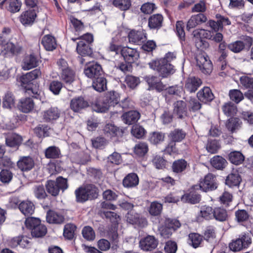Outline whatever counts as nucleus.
Here are the masks:
<instances>
[{"instance_id": "obj_1", "label": "nucleus", "mask_w": 253, "mask_h": 253, "mask_svg": "<svg viewBox=\"0 0 253 253\" xmlns=\"http://www.w3.org/2000/svg\"><path fill=\"white\" fill-rule=\"evenodd\" d=\"M75 194L76 202L82 203L97 198L98 189L93 184H86L77 188Z\"/></svg>"}, {"instance_id": "obj_2", "label": "nucleus", "mask_w": 253, "mask_h": 253, "mask_svg": "<svg viewBox=\"0 0 253 253\" xmlns=\"http://www.w3.org/2000/svg\"><path fill=\"white\" fill-rule=\"evenodd\" d=\"M150 68L156 70L163 78L168 77L175 72L174 66L171 63H168L165 60L161 59L152 60L149 63Z\"/></svg>"}, {"instance_id": "obj_3", "label": "nucleus", "mask_w": 253, "mask_h": 253, "mask_svg": "<svg viewBox=\"0 0 253 253\" xmlns=\"http://www.w3.org/2000/svg\"><path fill=\"white\" fill-rule=\"evenodd\" d=\"M77 39L80 40L77 43L76 48L78 54L82 56H91L92 54V50L90 46V43L93 41L92 35L86 33Z\"/></svg>"}, {"instance_id": "obj_4", "label": "nucleus", "mask_w": 253, "mask_h": 253, "mask_svg": "<svg viewBox=\"0 0 253 253\" xmlns=\"http://www.w3.org/2000/svg\"><path fill=\"white\" fill-rule=\"evenodd\" d=\"M46 190L52 196H56L59 194L60 190L63 192L67 189L68 185L67 179L62 177H58L55 181L48 180L45 185Z\"/></svg>"}, {"instance_id": "obj_5", "label": "nucleus", "mask_w": 253, "mask_h": 253, "mask_svg": "<svg viewBox=\"0 0 253 253\" xmlns=\"http://www.w3.org/2000/svg\"><path fill=\"white\" fill-rule=\"evenodd\" d=\"M252 243V239L248 234H244L239 237L233 240L229 244L230 249L233 252H239L244 249L247 248Z\"/></svg>"}, {"instance_id": "obj_6", "label": "nucleus", "mask_w": 253, "mask_h": 253, "mask_svg": "<svg viewBox=\"0 0 253 253\" xmlns=\"http://www.w3.org/2000/svg\"><path fill=\"white\" fill-rule=\"evenodd\" d=\"M197 65L204 74H209L212 69V65L209 57L205 54H199L196 56Z\"/></svg>"}, {"instance_id": "obj_7", "label": "nucleus", "mask_w": 253, "mask_h": 253, "mask_svg": "<svg viewBox=\"0 0 253 253\" xmlns=\"http://www.w3.org/2000/svg\"><path fill=\"white\" fill-rule=\"evenodd\" d=\"M215 179L216 177L214 175L208 173L205 176L204 179L200 181L199 184L200 189L204 192L215 189L217 188Z\"/></svg>"}, {"instance_id": "obj_8", "label": "nucleus", "mask_w": 253, "mask_h": 253, "mask_svg": "<svg viewBox=\"0 0 253 253\" xmlns=\"http://www.w3.org/2000/svg\"><path fill=\"white\" fill-rule=\"evenodd\" d=\"M102 72L101 66L95 62L89 63L84 70V74L89 78H95L100 76Z\"/></svg>"}, {"instance_id": "obj_9", "label": "nucleus", "mask_w": 253, "mask_h": 253, "mask_svg": "<svg viewBox=\"0 0 253 253\" xmlns=\"http://www.w3.org/2000/svg\"><path fill=\"white\" fill-rule=\"evenodd\" d=\"M121 54L128 63H132L138 60L139 53L135 48L124 47L121 49Z\"/></svg>"}, {"instance_id": "obj_10", "label": "nucleus", "mask_w": 253, "mask_h": 253, "mask_svg": "<svg viewBox=\"0 0 253 253\" xmlns=\"http://www.w3.org/2000/svg\"><path fill=\"white\" fill-rule=\"evenodd\" d=\"M126 221L131 224L137 225L140 227H144L147 225V221L145 218L142 217L140 215L134 211H130L126 215Z\"/></svg>"}, {"instance_id": "obj_11", "label": "nucleus", "mask_w": 253, "mask_h": 253, "mask_svg": "<svg viewBox=\"0 0 253 253\" xmlns=\"http://www.w3.org/2000/svg\"><path fill=\"white\" fill-rule=\"evenodd\" d=\"M158 241L153 236L148 235L139 241V247L145 251H152L158 246Z\"/></svg>"}, {"instance_id": "obj_12", "label": "nucleus", "mask_w": 253, "mask_h": 253, "mask_svg": "<svg viewBox=\"0 0 253 253\" xmlns=\"http://www.w3.org/2000/svg\"><path fill=\"white\" fill-rule=\"evenodd\" d=\"M173 113L177 117L183 119L187 116V104L182 100H178L173 104Z\"/></svg>"}, {"instance_id": "obj_13", "label": "nucleus", "mask_w": 253, "mask_h": 253, "mask_svg": "<svg viewBox=\"0 0 253 253\" xmlns=\"http://www.w3.org/2000/svg\"><path fill=\"white\" fill-rule=\"evenodd\" d=\"M61 110L57 107H50L42 113V119L45 122H51L58 119L61 115Z\"/></svg>"}, {"instance_id": "obj_14", "label": "nucleus", "mask_w": 253, "mask_h": 253, "mask_svg": "<svg viewBox=\"0 0 253 253\" xmlns=\"http://www.w3.org/2000/svg\"><path fill=\"white\" fill-rule=\"evenodd\" d=\"M130 42L140 44L146 40V33L143 30L131 31L128 35Z\"/></svg>"}, {"instance_id": "obj_15", "label": "nucleus", "mask_w": 253, "mask_h": 253, "mask_svg": "<svg viewBox=\"0 0 253 253\" xmlns=\"http://www.w3.org/2000/svg\"><path fill=\"white\" fill-rule=\"evenodd\" d=\"M35 106L33 99L31 97L21 98L18 104V108L21 112L28 113L32 111Z\"/></svg>"}, {"instance_id": "obj_16", "label": "nucleus", "mask_w": 253, "mask_h": 253, "mask_svg": "<svg viewBox=\"0 0 253 253\" xmlns=\"http://www.w3.org/2000/svg\"><path fill=\"white\" fill-rule=\"evenodd\" d=\"M88 105V102L81 96L73 98L70 102V107L74 112H79Z\"/></svg>"}, {"instance_id": "obj_17", "label": "nucleus", "mask_w": 253, "mask_h": 253, "mask_svg": "<svg viewBox=\"0 0 253 253\" xmlns=\"http://www.w3.org/2000/svg\"><path fill=\"white\" fill-rule=\"evenodd\" d=\"M201 80L196 77H189L185 82V88L190 92H195L202 84Z\"/></svg>"}, {"instance_id": "obj_18", "label": "nucleus", "mask_w": 253, "mask_h": 253, "mask_svg": "<svg viewBox=\"0 0 253 253\" xmlns=\"http://www.w3.org/2000/svg\"><path fill=\"white\" fill-rule=\"evenodd\" d=\"M35 165L33 159L29 156L22 157L17 163L18 168L22 171H28L33 169Z\"/></svg>"}, {"instance_id": "obj_19", "label": "nucleus", "mask_w": 253, "mask_h": 253, "mask_svg": "<svg viewBox=\"0 0 253 253\" xmlns=\"http://www.w3.org/2000/svg\"><path fill=\"white\" fill-rule=\"evenodd\" d=\"M207 20V17L203 13L193 15L187 22V29L190 30L191 29L194 28L197 26L206 22Z\"/></svg>"}, {"instance_id": "obj_20", "label": "nucleus", "mask_w": 253, "mask_h": 253, "mask_svg": "<svg viewBox=\"0 0 253 253\" xmlns=\"http://www.w3.org/2000/svg\"><path fill=\"white\" fill-rule=\"evenodd\" d=\"M39 63V60L35 55H28L23 60L22 67L24 70H28L37 67Z\"/></svg>"}, {"instance_id": "obj_21", "label": "nucleus", "mask_w": 253, "mask_h": 253, "mask_svg": "<svg viewBox=\"0 0 253 253\" xmlns=\"http://www.w3.org/2000/svg\"><path fill=\"white\" fill-rule=\"evenodd\" d=\"M198 99L202 102L207 103L211 102L214 98V95L209 87H204L197 93Z\"/></svg>"}, {"instance_id": "obj_22", "label": "nucleus", "mask_w": 253, "mask_h": 253, "mask_svg": "<svg viewBox=\"0 0 253 253\" xmlns=\"http://www.w3.org/2000/svg\"><path fill=\"white\" fill-rule=\"evenodd\" d=\"M37 16L35 9H30L23 12L20 17L21 22L24 25L32 24Z\"/></svg>"}, {"instance_id": "obj_23", "label": "nucleus", "mask_w": 253, "mask_h": 253, "mask_svg": "<svg viewBox=\"0 0 253 253\" xmlns=\"http://www.w3.org/2000/svg\"><path fill=\"white\" fill-rule=\"evenodd\" d=\"M163 22V17L161 14H153L149 18L148 26L151 29H159L162 26Z\"/></svg>"}, {"instance_id": "obj_24", "label": "nucleus", "mask_w": 253, "mask_h": 253, "mask_svg": "<svg viewBox=\"0 0 253 253\" xmlns=\"http://www.w3.org/2000/svg\"><path fill=\"white\" fill-rule=\"evenodd\" d=\"M140 117L139 113L136 111H130L124 113L122 115L124 123L129 125L137 122Z\"/></svg>"}, {"instance_id": "obj_25", "label": "nucleus", "mask_w": 253, "mask_h": 253, "mask_svg": "<svg viewBox=\"0 0 253 253\" xmlns=\"http://www.w3.org/2000/svg\"><path fill=\"white\" fill-rule=\"evenodd\" d=\"M139 178L135 173L128 174L123 179V184L126 188H132L138 184Z\"/></svg>"}, {"instance_id": "obj_26", "label": "nucleus", "mask_w": 253, "mask_h": 253, "mask_svg": "<svg viewBox=\"0 0 253 253\" xmlns=\"http://www.w3.org/2000/svg\"><path fill=\"white\" fill-rule=\"evenodd\" d=\"M46 220L49 223L61 224L64 220V216L53 211H49L46 214Z\"/></svg>"}, {"instance_id": "obj_27", "label": "nucleus", "mask_w": 253, "mask_h": 253, "mask_svg": "<svg viewBox=\"0 0 253 253\" xmlns=\"http://www.w3.org/2000/svg\"><path fill=\"white\" fill-rule=\"evenodd\" d=\"M93 88L98 92L104 91L107 89V80L101 75L95 78L92 83Z\"/></svg>"}, {"instance_id": "obj_28", "label": "nucleus", "mask_w": 253, "mask_h": 253, "mask_svg": "<svg viewBox=\"0 0 253 253\" xmlns=\"http://www.w3.org/2000/svg\"><path fill=\"white\" fill-rule=\"evenodd\" d=\"M42 44L46 50L52 51L56 47V42L55 38L50 35H47L43 37Z\"/></svg>"}, {"instance_id": "obj_29", "label": "nucleus", "mask_w": 253, "mask_h": 253, "mask_svg": "<svg viewBox=\"0 0 253 253\" xmlns=\"http://www.w3.org/2000/svg\"><path fill=\"white\" fill-rule=\"evenodd\" d=\"M19 209L25 216L32 215L35 211L33 203L29 201H23L19 205Z\"/></svg>"}, {"instance_id": "obj_30", "label": "nucleus", "mask_w": 253, "mask_h": 253, "mask_svg": "<svg viewBox=\"0 0 253 253\" xmlns=\"http://www.w3.org/2000/svg\"><path fill=\"white\" fill-rule=\"evenodd\" d=\"M104 133L108 137L121 136L123 131L112 124H107L103 129Z\"/></svg>"}, {"instance_id": "obj_31", "label": "nucleus", "mask_w": 253, "mask_h": 253, "mask_svg": "<svg viewBox=\"0 0 253 253\" xmlns=\"http://www.w3.org/2000/svg\"><path fill=\"white\" fill-rule=\"evenodd\" d=\"M41 71L38 69H35L21 77V80L23 84H28L32 81L41 77Z\"/></svg>"}, {"instance_id": "obj_32", "label": "nucleus", "mask_w": 253, "mask_h": 253, "mask_svg": "<svg viewBox=\"0 0 253 253\" xmlns=\"http://www.w3.org/2000/svg\"><path fill=\"white\" fill-rule=\"evenodd\" d=\"M186 136V132L180 128H175L171 131L169 134V137L171 141L179 142L183 140Z\"/></svg>"}, {"instance_id": "obj_33", "label": "nucleus", "mask_w": 253, "mask_h": 253, "mask_svg": "<svg viewBox=\"0 0 253 253\" xmlns=\"http://www.w3.org/2000/svg\"><path fill=\"white\" fill-rule=\"evenodd\" d=\"M104 101L109 105V107L114 106L119 103V94L115 91H110L104 96Z\"/></svg>"}, {"instance_id": "obj_34", "label": "nucleus", "mask_w": 253, "mask_h": 253, "mask_svg": "<svg viewBox=\"0 0 253 253\" xmlns=\"http://www.w3.org/2000/svg\"><path fill=\"white\" fill-rule=\"evenodd\" d=\"M241 181V177L237 171H234L228 175L226 184L230 187L238 186Z\"/></svg>"}, {"instance_id": "obj_35", "label": "nucleus", "mask_w": 253, "mask_h": 253, "mask_svg": "<svg viewBox=\"0 0 253 253\" xmlns=\"http://www.w3.org/2000/svg\"><path fill=\"white\" fill-rule=\"evenodd\" d=\"M211 166L217 169H223L227 163L225 159L219 156H214L211 160Z\"/></svg>"}, {"instance_id": "obj_36", "label": "nucleus", "mask_w": 253, "mask_h": 253, "mask_svg": "<svg viewBox=\"0 0 253 253\" xmlns=\"http://www.w3.org/2000/svg\"><path fill=\"white\" fill-rule=\"evenodd\" d=\"M44 154L45 157L47 159L59 158L61 155L60 149L55 146H50L46 148Z\"/></svg>"}, {"instance_id": "obj_37", "label": "nucleus", "mask_w": 253, "mask_h": 253, "mask_svg": "<svg viewBox=\"0 0 253 253\" xmlns=\"http://www.w3.org/2000/svg\"><path fill=\"white\" fill-rule=\"evenodd\" d=\"M213 216L216 220L221 222L225 221L228 218L227 211L220 208H216L213 210Z\"/></svg>"}, {"instance_id": "obj_38", "label": "nucleus", "mask_w": 253, "mask_h": 253, "mask_svg": "<svg viewBox=\"0 0 253 253\" xmlns=\"http://www.w3.org/2000/svg\"><path fill=\"white\" fill-rule=\"evenodd\" d=\"M75 72L70 68L61 73V79L66 84H70L75 80Z\"/></svg>"}, {"instance_id": "obj_39", "label": "nucleus", "mask_w": 253, "mask_h": 253, "mask_svg": "<svg viewBox=\"0 0 253 253\" xmlns=\"http://www.w3.org/2000/svg\"><path fill=\"white\" fill-rule=\"evenodd\" d=\"M187 162L183 159L175 161L172 166V169L175 173H180L183 171L187 167Z\"/></svg>"}, {"instance_id": "obj_40", "label": "nucleus", "mask_w": 253, "mask_h": 253, "mask_svg": "<svg viewBox=\"0 0 253 253\" xmlns=\"http://www.w3.org/2000/svg\"><path fill=\"white\" fill-rule=\"evenodd\" d=\"M241 122L237 118H230L226 124L227 129L233 132L235 130L239 129L241 127Z\"/></svg>"}, {"instance_id": "obj_41", "label": "nucleus", "mask_w": 253, "mask_h": 253, "mask_svg": "<svg viewBox=\"0 0 253 253\" xmlns=\"http://www.w3.org/2000/svg\"><path fill=\"white\" fill-rule=\"evenodd\" d=\"M230 161L236 165L242 164L244 161V156L238 151L231 152L229 156Z\"/></svg>"}, {"instance_id": "obj_42", "label": "nucleus", "mask_w": 253, "mask_h": 253, "mask_svg": "<svg viewBox=\"0 0 253 253\" xmlns=\"http://www.w3.org/2000/svg\"><path fill=\"white\" fill-rule=\"evenodd\" d=\"M7 52H10L12 55H18L22 50V47L18 44H14L11 42H8L3 49Z\"/></svg>"}, {"instance_id": "obj_43", "label": "nucleus", "mask_w": 253, "mask_h": 253, "mask_svg": "<svg viewBox=\"0 0 253 253\" xmlns=\"http://www.w3.org/2000/svg\"><path fill=\"white\" fill-rule=\"evenodd\" d=\"M181 200L185 202L191 204H196L201 200V196L195 193H190L188 194H185L181 198Z\"/></svg>"}, {"instance_id": "obj_44", "label": "nucleus", "mask_w": 253, "mask_h": 253, "mask_svg": "<svg viewBox=\"0 0 253 253\" xmlns=\"http://www.w3.org/2000/svg\"><path fill=\"white\" fill-rule=\"evenodd\" d=\"M50 128L45 125H40L34 128V132L39 137H44L49 135Z\"/></svg>"}, {"instance_id": "obj_45", "label": "nucleus", "mask_w": 253, "mask_h": 253, "mask_svg": "<svg viewBox=\"0 0 253 253\" xmlns=\"http://www.w3.org/2000/svg\"><path fill=\"white\" fill-rule=\"evenodd\" d=\"M47 232V229L46 226L42 224H40L37 227H35L32 229L31 232V235L33 237L36 238H41L44 236Z\"/></svg>"}, {"instance_id": "obj_46", "label": "nucleus", "mask_w": 253, "mask_h": 253, "mask_svg": "<svg viewBox=\"0 0 253 253\" xmlns=\"http://www.w3.org/2000/svg\"><path fill=\"white\" fill-rule=\"evenodd\" d=\"M222 109L224 114L227 116H233L237 112L236 105L231 102L225 103L222 106Z\"/></svg>"}, {"instance_id": "obj_47", "label": "nucleus", "mask_w": 253, "mask_h": 253, "mask_svg": "<svg viewBox=\"0 0 253 253\" xmlns=\"http://www.w3.org/2000/svg\"><path fill=\"white\" fill-rule=\"evenodd\" d=\"M227 47L232 52L239 53L245 48V44L242 41H237L229 44Z\"/></svg>"}, {"instance_id": "obj_48", "label": "nucleus", "mask_w": 253, "mask_h": 253, "mask_svg": "<svg viewBox=\"0 0 253 253\" xmlns=\"http://www.w3.org/2000/svg\"><path fill=\"white\" fill-rule=\"evenodd\" d=\"M165 138V133L161 132H154L150 134L149 141L153 144H157L163 142Z\"/></svg>"}, {"instance_id": "obj_49", "label": "nucleus", "mask_w": 253, "mask_h": 253, "mask_svg": "<svg viewBox=\"0 0 253 253\" xmlns=\"http://www.w3.org/2000/svg\"><path fill=\"white\" fill-rule=\"evenodd\" d=\"M200 101L199 99L191 97L187 101L189 110L194 112L199 110L202 107V104Z\"/></svg>"}, {"instance_id": "obj_50", "label": "nucleus", "mask_w": 253, "mask_h": 253, "mask_svg": "<svg viewBox=\"0 0 253 253\" xmlns=\"http://www.w3.org/2000/svg\"><path fill=\"white\" fill-rule=\"evenodd\" d=\"M82 235L83 237L87 241H93L95 238V234L93 228L89 226L83 228Z\"/></svg>"}, {"instance_id": "obj_51", "label": "nucleus", "mask_w": 253, "mask_h": 253, "mask_svg": "<svg viewBox=\"0 0 253 253\" xmlns=\"http://www.w3.org/2000/svg\"><path fill=\"white\" fill-rule=\"evenodd\" d=\"M104 97L97 101L94 106V109L97 112H105L109 108V105L104 101Z\"/></svg>"}, {"instance_id": "obj_52", "label": "nucleus", "mask_w": 253, "mask_h": 253, "mask_svg": "<svg viewBox=\"0 0 253 253\" xmlns=\"http://www.w3.org/2000/svg\"><path fill=\"white\" fill-rule=\"evenodd\" d=\"M229 95L231 100L236 103H239L244 99V95L238 89H232L229 91Z\"/></svg>"}, {"instance_id": "obj_53", "label": "nucleus", "mask_w": 253, "mask_h": 253, "mask_svg": "<svg viewBox=\"0 0 253 253\" xmlns=\"http://www.w3.org/2000/svg\"><path fill=\"white\" fill-rule=\"evenodd\" d=\"M14 98L11 92H7L3 98V106L7 109H11L14 106Z\"/></svg>"}, {"instance_id": "obj_54", "label": "nucleus", "mask_w": 253, "mask_h": 253, "mask_svg": "<svg viewBox=\"0 0 253 253\" xmlns=\"http://www.w3.org/2000/svg\"><path fill=\"white\" fill-rule=\"evenodd\" d=\"M148 150V145L145 143H139L135 145L134 152L139 156H143L147 153Z\"/></svg>"}, {"instance_id": "obj_55", "label": "nucleus", "mask_w": 253, "mask_h": 253, "mask_svg": "<svg viewBox=\"0 0 253 253\" xmlns=\"http://www.w3.org/2000/svg\"><path fill=\"white\" fill-rule=\"evenodd\" d=\"M163 206L157 202H152L149 207V213L154 216L160 214L162 211Z\"/></svg>"}, {"instance_id": "obj_56", "label": "nucleus", "mask_w": 253, "mask_h": 253, "mask_svg": "<svg viewBox=\"0 0 253 253\" xmlns=\"http://www.w3.org/2000/svg\"><path fill=\"white\" fill-rule=\"evenodd\" d=\"M6 144L10 147H14L21 142V138L18 135H12L6 138Z\"/></svg>"}, {"instance_id": "obj_57", "label": "nucleus", "mask_w": 253, "mask_h": 253, "mask_svg": "<svg viewBox=\"0 0 253 253\" xmlns=\"http://www.w3.org/2000/svg\"><path fill=\"white\" fill-rule=\"evenodd\" d=\"M41 220L39 218H35L34 217H30L26 218L25 224L27 228L32 231L35 227H37L41 224Z\"/></svg>"}, {"instance_id": "obj_58", "label": "nucleus", "mask_w": 253, "mask_h": 253, "mask_svg": "<svg viewBox=\"0 0 253 253\" xmlns=\"http://www.w3.org/2000/svg\"><path fill=\"white\" fill-rule=\"evenodd\" d=\"M8 5L7 9L12 13L18 12L20 10L21 2L19 0H9L8 1Z\"/></svg>"}, {"instance_id": "obj_59", "label": "nucleus", "mask_w": 253, "mask_h": 253, "mask_svg": "<svg viewBox=\"0 0 253 253\" xmlns=\"http://www.w3.org/2000/svg\"><path fill=\"white\" fill-rule=\"evenodd\" d=\"M76 226L72 224H67L64 227L63 235L68 239H72L74 237Z\"/></svg>"}, {"instance_id": "obj_60", "label": "nucleus", "mask_w": 253, "mask_h": 253, "mask_svg": "<svg viewBox=\"0 0 253 253\" xmlns=\"http://www.w3.org/2000/svg\"><path fill=\"white\" fill-rule=\"evenodd\" d=\"M114 5L122 10H126L130 6V0H114Z\"/></svg>"}, {"instance_id": "obj_61", "label": "nucleus", "mask_w": 253, "mask_h": 253, "mask_svg": "<svg viewBox=\"0 0 253 253\" xmlns=\"http://www.w3.org/2000/svg\"><path fill=\"white\" fill-rule=\"evenodd\" d=\"M10 30L9 28H3L2 32L0 34V45L3 49L9 42V37L8 34L10 33Z\"/></svg>"}, {"instance_id": "obj_62", "label": "nucleus", "mask_w": 253, "mask_h": 253, "mask_svg": "<svg viewBox=\"0 0 253 253\" xmlns=\"http://www.w3.org/2000/svg\"><path fill=\"white\" fill-rule=\"evenodd\" d=\"M241 85L246 89H253V78L244 76L240 79Z\"/></svg>"}, {"instance_id": "obj_63", "label": "nucleus", "mask_w": 253, "mask_h": 253, "mask_svg": "<svg viewBox=\"0 0 253 253\" xmlns=\"http://www.w3.org/2000/svg\"><path fill=\"white\" fill-rule=\"evenodd\" d=\"M34 193L36 197L39 199H44L47 196L44 186L42 185H36L34 188Z\"/></svg>"}, {"instance_id": "obj_64", "label": "nucleus", "mask_w": 253, "mask_h": 253, "mask_svg": "<svg viewBox=\"0 0 253 253\" xmlns=\"http://www.w3.org/2000/svg\"><path fill=\"white\" fill-rule=\"evenodd\" d=\"M219 148V142L215 139L209 140L206 147L208 151L211 154L216 153Z\"/></svg>"}]
</instances>
